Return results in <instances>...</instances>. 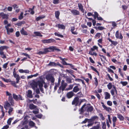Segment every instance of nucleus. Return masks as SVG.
Listing matches in <instances>:
<instances>
[{
	"mask_svg": "<svg viewBox=\"0 0 129 129\" xmlns=\"http://www.w3.org/2000/svg\"><path fill=\"white\" fill-rule=\"evenodd\" d=\"M54 50L58 51H60V50L59 49L55 47L50 46L49 48H46L44 49L43 51H39L37 54L39 55L46 54L47 53L53 51Z\"/></svg>",
	"mask_w": 129,
	"mask_h": 129,
	"instance_id": "1",
	"label": "nucleus"
},
{
	"mask_svg": "<svg viewBox=\"0 0 129 129\" xmlns=\"http://www.w3.org/2000/svg\"><path fill=\"white\" fill-rule=\"evenodd\" d=\"M46 78L48 81H50L52 83H54V78L50 74L47 75L46 76Z\"/></svg>",
	"mask_w": 129,
	"mask_h": 129,
	"instance_id": "2",
	"label": "nucleus"
},
{
	"mask_svg": "<svg viewBox=\"0 0 129 129\" xmlns=\"http://www.w3.org/2000/svg\"><path fill=\"white\" fill-rule=\"evenodd\" d=\"M30 85L33 89L35 90L38 87V82L33 80L31 83Z\"/></svg>",
	"mask_w": 129,
	"mask_h": 129,
	"instance_id": "3",
	"label": "nucleus"
},
{
	"mask_svg": "<svg viewBox=\"0 0 129 129\" xmlns=\"http://www.w3.org/2000/svg\"><path fill=\"white\" fill-rule=\"evenodd\" d=\"M55 41L54 39H52L47 40H42V42L44 43H50L54 42Z\"/></svg>",
	"mask_w": 129,
	"mask_h": 129,
	"instance_id": "4",
	"label": "nucleus"
},
{
	"mask_svg": "<svg viewBox=\"0 0 129 129\" xmlns=\"http://www.w3.org/2000/svg\"><path fill=\"white\" fill-rule=\"evenodd\" d=\"M13 97L14 99L16 100H23V99L20 95H16L14 94H13Z\"/></svg>",
	"mask_w": 129,
	"mask_h": 129,
	"instance_id": "5",
	"label": "nucleus"
},
{
	"mask_svg": "<svg viewBox=\"0 0 129 129\" xmlns=\"http://www.w3.org/2000/svg\"><path fill=\"white\" fill-rule=\"evenodd\" d=\"M13 75L14 77L16 78V83H18L20 79V77L19 76L18 74H17L14 71L13 72Z\"/></svg>",
	"mask_w": 129,
	"mask_h": 129,
	"instance_id": "6",
	"label": "nucleus"
},
{
	"mask_svg": "<svg viewBox=\"0 0 129 129\" xmlns=\"http://www.w3.org/2000/svg\"><path fill=\"white\" fill-rule=\"evenodd\" d=\"M79 99L78 97H76L75 98L73 101L72 102V104H75L76 106H78L79 102Z\"/></svg>",
	"mask_w": 129,
	"mask_h": 129,
	"instance_id": "7",
	"label": "nucleus"
},
{
	"mask_svg": "<svg viewBox=\"0 0 129 129\" xmlns=\"http://www.w3.org/2000/svg\"><path fill=\"white\" fill-rule=\"evenodd\" d=\"M113 89H112L110 90V92L112 95L113 96L115 94V92L117 94V91L116 88L115 86L113 85Z\"/></svg>",
	"mask_w": 129,
	"mask_h": 129,
	"instance_id": "8",
	"label": "nucleus"
},
{
	"mask_svg": "<svg viewBox=\"0 0 129 129\" xmlns=\"http://www.w3.org/2000/svg\"><path fill=\"white\" fill-rule=\"evenodd\" d=\"M101 104L102 105V106L103 108L105 109L106 111L110 112L112 110V109L111 108L109 107H107L106 106H105L104 103L103 102H102L101 103Z\"/></svg>",
	"mask_w": 129,
	"mask_h": 129,
	"instance_id": "9",
	"label": "nucleus"
},
{
	"mask_svg": "<svg viewBox=\"0 0 129 129\" xmlns=\"http://www.w3.org/2000/svg\"><path fill=\"white\" fill-rule=\"evenodd\" d=\"M115 36L116 38L120 39H122L123 38V37L121 33L119 35L118 30L116 31L115 34Z\"/></svg>",
	"mask_w": 129,
	"mask_h": 129,
	"instance_id": "10",
	"label": "nucleus"
},
{
	"mask_svg": "<svg viewBox=\"0 0 129 129\" xmlns=\"http://www.w3.org/2000/svg\"><path fill=\"white\" fill-rule=\"evenodd\" d=\"M4 107L6 110L8 109L11 108V105L8 102H6L5 103L4 105Z\"/></svg>",
	"mask_w": 129,
	"mask_h": 129,
	"instance_id": "11",
	"label": "nucleus"
},
{
	"mask_svg": "<svg viewBox=\"0 0 129 129\" xmlns=\"http://www.w3.org/2000/svg\"><path fill=\"white\" fill-rule=\"evenodd\" d=\"M105 99L106 100L109 99L110 98V94L107 92H105L104 93Z\"/></svg>",
	"mask_w": 129,
	"mask_h": 129,
	"instance_id": "12",
	"label": "nucleus"
},
{
	"mask_svg": "<svg viewBox=\"0 0 129 129\" xmlns=\"http://www.w3.org/2000/svg\"><path fill=\"white\" fill-rule=\"evenodd\" d=\"M55 26L58 27L59 29H64L65 28V26L63 24H56Z\"/></svg>",
	"mask_w": 129,
	"mask_h": 129,
	"instance_id": "13",
	"label": "nucleus"
},
{
	"mask_svg": "<svg viewBox=\"0 0 129 129\" xmlns=\"http://www.w3.org/2000/svg\"><path fill=\"white\" fill-rule=\"evenodd\" d=\"M34 34L35 35H33V36L34 37L37 36H39L40 37H42L43 36V35H41V33L38 31H35L34 33Z\"/></svg>",
	"mask_w": 129,
	"mask_h": 129,
	"instance_id": "14",
	"label": "nucleus"
},
{
	"mask_svg": "<svg viewBox=\"0 0 129 129\" xmlns=\"http://www.w3.org/2000/svg\"><path fill=\"white\" fill-rule=\"evenodd\" d=\"M71 12L73 14L75 15H79V11L76 10H72Z\"/></svg>",
	"mask_w": 129,
	"mask_h": 129,
	"instance_id": "15",
	"label": "nucleus"
},
{
	"mask_svg": "<svg viewBox=\"0 0 129 129\" xmlns=\"http://www.w3.org/2000/svg\"><path fill=\"white\" fill-rule=\"evenodd\" d=\"M32 92L30 90H28L27 92V96L29 98H31L33 97L32 94Z\"/></svg>",
	"mask_w": 129,
	"mask_h": 129,
	"instance_id": "16",
	"label": "nucleus"
},
{
	"mask_svg": "<svg viewBox=\"0 0 129 129\" xmlns=\"http://www.w3.org/2000/svg\"><path fill=\"white\" fill-rule=\"evenodd\" d=\"M37 82L39 88H42L43 84L45 83V82L43 81H38Z\"/></svg>",
	"mask_w": 129,
	"mask_h": 129,
	"instance_id": "17",
	"label": "nucleus"
},
{
	"mask_svg": "<svg viewBox=\"0 0 129 129\" xmlns=\"http://www.w3.org/2000/svg\"><path fill=\"white\" fill-rule=\"evenodd\" d=\"M9 101L10 102L11 105H13V104H14V103H13V100L12 95L10 96H9Z\"/></svg>",
	"mask_w": 129,
	"mask_h": 129,
	"instance_id": "18",
	"label": "nucleus"
},
{
	"mask_svg": "<svg viewBox=\"0 0 129 129\" xmlns=\"http://www.w3.org/2000/svg\"><path fill=\"white\" fill-rule=\"evenodd\" d=\"M73 93L72 91L68 92L67 94V96L68 98H70L73 96Z\"/></svg>",
	"mask_w": 129,
	"mask_h": 129,
	"instance_id": "19",
	"label": "nucleus"
},
{
	"mask_svg": "<svg viewBox=\"0 0 129 129\" xmlns=\"http://www.w3.org/2000/svg\"><path fill=\"white\" fill-rule=\"evenodd\" d=\"M117 115V118H119L120 120L123 121L124 120V117L121 114H118Z\"/></svg>",
	"mask_w": 129,
	"mask_h": 129,
	"instance_id": "20",
	"label": "nucleus"
},
{
	"mask_svg": "<svg viewBox=\"0 0 129 129\" xmlns=\"http://www.w3.org/2000/svg\"><path fill=\"white\" fill-rule=\"evenodd\" d=\"M8 47L6 46H1L0 47V52H3L5 49H7Z\"/></svg>",
	"mask_w": 129,
	"mask_h": 129,
	"instance_id": "21",
	"label": "nucleus"
},
{
	"mask_svg": "<svg viewBox=\"0 0 129 129\" xmlns=\"http://www.w3.org/2000/svg\"><path fill=\"white\" fill-rule=\"evenodd\" d=\"M21 34L23 35H27L28 34L27 32L25 31L23 28H22L20 31Z\"/></svg>",
	"mask_w": 129,
	"mask_h": 129,
	"instance_id": "22",
	"label": "nucleus"
},
{
	"mask_svg": "<svg viewBox=\"0 0 129 129\" xmlns=\"http://www.w3.org/2000/svg\"><path fill=\"white\" fill-rule=\"evenodd\" d=\"M5 28L6 29L7 33L8 34H9V33H12L13 32V29L12 28L10 29L9 28H8V27H6Z\"/></svg>",
	"mask_w": 129,
	"mask_h": 129,
	"instance_id": "23",
	"label": "nucleus"
},
{
	"mask_svg": "<svg viewBox=\"0 0 129 129\" xmlns=\"http://www.w3.org/2000/svg\"><path fill=\"white\" fill-rule=\"evenodd\" d=\"M78 6L79 9L80 10L82 13L84 12V10H83V6L81 4L79 3L78 4Z\"/></svg>",
	"mask_w": 129,
	"mask_h": 129,
	"instance_id": "24",
	"label": "nucleus"
},
{
	"mask_svg": "<svg viewBox=\"0 0 129 129\" xmlns=\"http://www.w3.org/2000/svg\"><path fill=\"white\" fill-rule=\"evenodd\" d=\"M26 116H25L23 121L22 122V123L23 125H25L27 124L28 123L27 119L26 118Z\"/></svg>",
	"mask_w": 129,
	"mask_h": 129,
	"instance_id": "25",
	"label": "nucleus"
},
{
	"mask_svg": "<svg viewBox=\"0 0 129 129\" xmlns=\"http://www.w3.org/2000/svg\"><path fill=\"white\" fill-rule=\"evenodd\" d=\"M67 85V84L66 83L61 84V86L60 87L61 88L62 91L64 90Z\"/></svg>",
	"mask_w": 129,
	"mask_h": 129,
	"instance_id": "26",
	"label": "nucleus"
},
{
	"mask_svg": "<svg viewBox=\"0 0 129 129\" xmlns=\"http://www.w3.org/2000/svg\"><path fill=\"white\" fill-rule=\"evenodd\" d=\"M75 29V27L74 26H72L71 27V31L72 33L74 35H77L78 33L76 32H74L73 31Z\"/></svg>",
	"mask_w": 129,
	"mask_h": 129,
	"instance_id": "27",
	"label": "nucleus"
},
{
	"mask_svg": "<svg viewBox=\"0 0 129 129\" xmlns=\"http://www.w3.org/2000/svg\"><path fill=\"white\" fill-rule=\"evenodd\" d=\"M86 104H84V105L82 106L81 107L80 109L79 110V111L80 112V114H82V113L84 112V110L83 108H84Z\"/></svg>",
	"mask_w": 129,
	"mask_h": 129,
	"instance_id": "28",
	"label": "nucleus"
},
{
	"mask_svg": "<svg viewBox=\"0 0 129 129\" xmlns=\"http://www.w3.org/2000/svg\"><path fill=\"white\" fill-rule=\"evenodd\" d=\"M57 65L54 62H50L49 64H48V66H51L52 67L56 66Z\"/></svg>",
	"mask_w": 129,
	"mask_h": 129,
	"instance_id": "29",
	"label": "nucleus"
},
{
	"mask_svg": "<svg viewBox=\"0 0 129 129\" xmlns=\"http://www.w3.org/2000/svg\"><path fill=\"white\" fill-rule=\"evenodd\" d=\"M60 14V12L58 11H56L55 12V16L57 19H59V16Z\"/></svg>",
	"mask_w": 129,
	"mask_h": 129,
	"instance_id": "30",
	"label": "nucleus"
},
{
	"mask_svg": "<svg viewBox=\"0 0 129 129\" xmlns=\"http://www.w3.org/2000/svg\"><path fill=\"white\" fill-rule=\"evenodd\" d=\"M14 119V117L10 118L8 120L7 123L8 125H10L12 121Z\"/></svg>",
	"mask_w": 129,
	"mask_h": 129,
	"instance_id": "31",
	"label": "nucleus"
},
{
	"mask_svg": "<svg viewBox=\"0 0 129 129\" xmlns=\"http://www.w3.org/2000/svg\"><path fill=\"white\" fill-rule=\"evenodd\" d=\"M0 55L2 58H6V56L4 54V52H0Z\"/></svg>",
	"mask_w": 129,
	"mask_h": 129,
	"instance_id": "32",
	"label": "nucleus"
},
{
	"mask_svg": "<svg viewBox=\"0 0 129 129\" xmlns=\"http://www.w3.org/2000/svg\"><path fill=\"white\" fill-rule=\"evenodd\" d=\"M29 125L30 126H34L35 125V123L32 121H30L29 123Z\"/></svg>",
	"mask_w": 129,
	"mask_h": 129,
	"instance_id": "33",
	"label": "nucleus"
},
{
	"mask_svg": "<svg viewBox=\"0 0 129 129\" xmlns=\"http://www.w3.org/2000/svg\"><path fill=\"white\" fill-rule=\"evenodd\" d=\"M107 87L108 89L110 90L111 89L112 87H113V85H112L111 83L109 82L107 85Z\"/></svg>",
	"mask_w": 129,
	"mask_h": 129,
	"instance_id": "34",
	"label": "nucleus"
},
{
	"mask_svg": "<svg viewBox=\"0 0 129 129\" xmlns=\"http://www.w3.org/2000/svg\"><path fill=\"white\" fill-rule=\"evenodd\" d=\"M79 89L77 86H75L73 88V91L74 92H76L78 91Z\"/></svg>",
	"mask_w": 129,
	"mask_h": 129,
	"instance_id": "35",
	"label": "nucleus"
},
{
	"mask_svg": "<svg viewBox=\"0 0 129 129\" xmlns=\"http://www.w3.org/2000/svg\"><path fill=\"white\" fill-rule=\"evenodd\" d=\"M29 107L30 109H33L36 108V106L33 104H30Z\"/></svg>",
	"mask_w": 129,
	"mask_h": 129,
	"instance_id": "36",
	"label": "nucleus"
},
{
	"mask_svg": "<svg viewBox=\"0 0 129 129\" xmlns=\"http://www.w3.org/2000/svg\"><path fill=\"white\" fill-rule=\"evenodd\" d=\"M45 17L44 16H41L38 17L36 19V20L37 21H38L40 19H42Z\"/></svg>",
	"mask_w": 129,
	"mask_h": 129,
	"instance_id": "37",
	"label": "nucleus"
},
{
	"mask_svg": "<svg viewBox=\"0 0 129 129\" xmlns=\"http://www.w3.org/2000/svg\"><path fill=\"white\" fill-rule=\"evenodd\" d=\"M8 109H9V110L8 111V113L9 114V115H11L12 112L13 110V108L11 107L9 108Z\"/></svg>",
	"mask_w": 129,
	"mask_h": 129,
	"instance_id": "38",
	"label": "nucleus"
},
{
	"mask_svg": "<svg viewBox=\"0 0 129 129\" xmlns=\"http://www.w3.org/2000/svg\"><path fill=\"white\" fill-rule=\"evenodd\" d=\"M1 16L3 18H6L7 17V16L6 15L4 14L3 13H0Z\"/></svg>",
	"mask_w": 129,
	"mask_h": 129,
	"instance_id": "39",
	"label": "nucleus"
},
{
	"mask_svg": "<svg viewBox=\"0 0 129 129\" xmlns=\"http://www.w3.org/2000/svg\"><path fill=\"white\" fill-rule=\"evenodd\" d=\"M54 34L55 36H57L59 37L63 38V36L62 35H61L60 34L58 33H55Z\"/></svg>",
	"mask_w": 129,
	"mask_h": 129,
	"instance_id": "40",
	"label": "nucleus"
},
{
	"mask_svg": "<svg viewBox=\"0 0 129 129\" xmlns=\"http://www.w3.org/2000/svg\"><path fill=\"white\" fill-rule=\"evenodd\" d=\"M93 107L92 106H90L88 108L87 110V112H91L93 110Z\"/></svg>",
	"mask_w": 129,
	"mask_h": 129,
	"instance_id": "41",
	"label": "nucleus"
},
{
	"mask_svg": "<svg viewBox=\"0 0 129 129\" xmlns=\"http://www.w3.org/2000/svg\"><path fill=\"white\" fill-rule=\"evenodd\" d=\"M98 47L94 46L92 48H91V50L92 51H93L95 50H98Z\"/></svg>",
	"mask_w": 129,
	"mask_h": 129,
	"instance_id": "42",
	"label": "nucleus"
},
{
	"mask_svg": "<svg viewBox=\"0 0 129 129\" xmlns=\"http://www.w3.org/2000/svg\"><path fill=\"white\" fill-rule=\"evenodd\" d=\"M91 118V119L92 121H93L97 119L98 118V117L96 116H93Z\"/></svg>",
	"mask_w": 129,
	"mask_h": 129,
	"instance_id": "43",
	"label": "nucleus"
},
{
	"mask_svg": "<svg viewBox=\"0 0 129 129\" xmlns=\"http://www.w3.org/2000/svg\"><path fill=\"white\" fill-rule=\"evenodd\" d=\"M99 125L98 124L96 126L93 127L92 128L90 129H99Z\"/></svg>",
	"mask_w": 129,
	"mask_h": 129,
	"instance_id": "44",
	"label": "nucleus"
},
{
	"mask_svg": "<svg viewBox=\"0 0 129 129\" xmlns=\"http://www.w3.org/2000/svg\"><path fill=\"white\" fill-rule=\"evenodd\" d=\"M28 11L30 12V13L31 14H33L34 13V11L31 9H29Z\"/></svg>",
	"mask_w": 129,
	"mask_h": 129,
	"instance_id": "45",
	"label": "nucleus"
},
{
	"mask_svg": "<svg viewBox=\"0 0 129 129\" xmlns=\"http://www.w3.org/2000/svg\"><path fill=\"white\" fill-rule=\"evenodd\" d=\"M111 23H112V26L113 27H116L117 26V24L114 21L111 22Z\"/></svg>",
	"mask_w": 129,
	"mask_h": 129,
	"instance_id": "46",
	"label": "nucleus"
},
{
	"mask_svg": "<svg viewBox=\"0 0 129 129\" xmlns=\"http://www.w3.org/2000/svg\"><path fill=\"white\" fill-rule=\"evenodd\" d=\"M120 83L122 84L123 86L126 85L127 84V82H126L121 81Z\"/></svg>",
	"mask_w": 129,
	"mask_h": 129,
	"instance_id": "47",
	"label": "nucleus"
},
{
	"mask_svg": "<svg viewBox=\"0 0 129 129\" xmlns=\"http://www.w3.org/2000/svg\"><path fill=\"white\" fill-rule=\"evenodd\" d=\"M117 120V117L115 116L113 117L112 121L113 122H116Z\"/></svg>",
	"mask_w": 129,
	"mask_h": 129,
	"instance_id": "48",
	"label": "nucleus"
},
{
	"mask_svg": "<svg viewBox=\"0 0 129 129\" xmlns=\"http://www.w3.org/2000/svg\"><path fill=\"white\" fill-rule=\"evenodd\" d=\"M23 12H22L21 13L19 17V19H21L23 18Z\"/></svg>",
	"mask_w": 129,
	"mask_h": 129,
	"instance_id": "49",
	"label": "nucleus"
},
{
	"mask_svg": "<svg viewBox=\"0 0 129 129\" xmlns=\"http://www.w3.org/2000/svg\"><path fill=\"white\" fill-rule=\"evenodd\" d=\"M90 68L91 69L93 70V71H94L96 72L97 73H98V74H99V73L98 71L96 69L94 68L93 66H91L90 67Z\"/></svg>",
	"mask_w": 129,
	"mask_h": 129,
	"instance_id": "50",
	"label": "nucleus"
},
{
	"mask_svg": "<svg viewBox=\"0 0 129 129\" xmlns=\"http://www.w3.org/2000/svg\"><path fill=\"white\" fill-rule=\"evenodd\" d=\"M101 35V33H97L96 34V35L94 37L95 38H100V37Z\"/></svg>",
	"mask_w": 129,
	"mask_h": 129,
	"instance_id": "51",
	"label": "nucleus"
},
{
	"mask_svg": "<svg viewBox=\"0 0 129 129\" xmlns=\"http://www.w3.org/2000/svg\"><path fill=\"white\" fill-rule=\"evenodd\" d=\"M39 111V109H36L35 111H33V113L35 114H36L38 113Z\"/></svg>",
	"mask_w": 129,
	"mask_h": 129,
	"instance_id": "52",
	"label": "nucleus"
},
{
	"mask_svg": "<svg viewBox=\"0 0 129 129\" xmlns=\"http://www.w3.org/2000/svg\"><path fill=\"white\" fill-rule=\"evenodd\" d=\"M94 79L95 81L94 84L96 86L98 85V81L96 77L94 78Z\"/></svg>",
	"mask_w": 129,
	"mask_h": 129,
	"instance_id": "53",
	"label": "nucleus"
},
{
	"mask_svg": "<svg viewBox=\"0 0 129 129\" xmlns=\"http://www.w3.org/2000/svg\"><path fill=\"white\" fill-rule=\"evenodd\" d=\"M89 54L91 55H94L96 56L97 55V54L95 52L92 53V52L90 51L89 52Z\"/></svg>",
	"mask_w": 129,
	"mask_h": 129,
	"instance_id": "54",
	"label": "nucleus"
},
{
	"mask_svg": "<svg viewBox=\"0 0 129 129\" xmlns=\"http://www.w3.org/2000/svg\"><path fill=\"white\" fill-rule=\"evenodd\" d=\"M107 104L109 106H111L112 105V102L110 101H108L107 102Z\"/></svg>",
	"mask_w": 129,
	"mask_h": 129,
	"instance_id": "55",
	"label": "nucleus"
},
{
	"mask_svg": "<svg viewBox=\"0 0 129 129\" xmlns=\"http://www.w3.org/2000/svg\"><path fill=\"white\" fill-rule=\"evenodd\" d=\"M13 7L14 9H17L18 8V6L16 4H14L13 5Z\"/></svg>",
	"mask_w": 129,
	"mask_h": 129,
	"instance_id": "56",
	"label": "nucleus"
},
{
	"mask_svg": "<svg viewBox=\"0 0 129 129\" xmlns=\"http://www.w3.org/2000/svg\"><path fill=\"white\" fill-rule=\"evenodd\" d=\"M11 84L13 85L15 87H17L16 85V82L14 81H11Z\"/></svg>",
	"mask_w": 129,
	"mask_h": 129,
	"instance_id": "57",
	"label": "nucleus"
},
{
	"mask_svg": "<svg viewBox=\"0 0 129 129\" xmlns=\"http://www.w3.org/2000/svg\"><path fill=\"white\" fill-rule=\"evenodd\" d=\"M69 65H70L71 67V68L74 70H77V69L76 68H75L74 67V66L72 65L71 64H69Z\"/></svg>",
	"mask_w": 129,
	"mask_h": 129,
	"instance_id": "58",
	"label": "nucleus"
},
{
	"mask_svg": "<svg viewBox=\"0 0 129 129\" xmlns=\"http://www.w3.org/2000/svg\"><path fill=\"white\" fill-rule=\"evenodd\" d=\"M73 85H70L69 87L67 89V90H70L72 89L73 87Z\"/></svg>",
	"mask_w": 129,
	"mask_h": 129,
	"instance_id": "59",
	"label": "nucleus"
},
{
	"mask_svg": "<svg viewBox=\"0 0 129 129\" xmlns=\"http://www.w3.org/2000/svg\"><path fill=\"white\" fill-rule=\"evenodd\" d=\"M9 126L8 125L4 126L1 129H7L9 128Z\"/></svg>",
	"mask_w": 129,
	"mask_h": 129,
	"instance_id": "60",
	"label": "nucleus"
},
{
	"mask_svg": "<svg viewBox=\"0 0 129 129\" xmlns=\"http://www.w3.org/2000/svg\"><path fill=\"white\" fill-rule=\"evenodd\" d=\"M1 78L5 82H9L8 80L7 79H5L2 77H1Z\"/></svg>",
	"mask_w": 129,
	"mask_h": 129,
	"instance_id": "61",
	"label": "nucleus"
},
{
	"mask_svg": "<svg viewBox=\"0 0 129 129\" xmlns=\"http://www.w3.org/2000/svg\"><path fill=\"white\" fill-rule=\"evenodd\" d=\"M102 124L103 125L102 128L103 129H106V125L105 122H103Z\"/></svg>",
	"mask_w": 129,
	"mask_h": 129,
	"instance_id": "62",
	"label": "nucleus"
},
{
	"mask_svg": "<svg viewBox=\"0 0 129 129\" xmlns=\"http://www.w3.org/2000/svg\"><path fill=\"white\" fill-rule=\"evenodd\" d=\"M101 59L102 61H104L106 60V57L103 55L102 58H101Z\"/></svg>",
	"mask_w": 129,
	"mask_h": 129,
	"instance_id": "63",
	"label": "nucleus"
},
{
	"mask_svg": "<svg viewBox=\"0 0 129 129\" xmlns=\"http://www.w3.org/2000/svg\"><path fill=\"white\" fill-rule=\"evenodd\" d=\"M71 79L69 78H67V82L69 83H71Z\"/></svg>",
	"mask_w": 129,
	"mask_h": 129,
	"instance_id": "64",
	"label": "nucleus"
}]
</instances>
